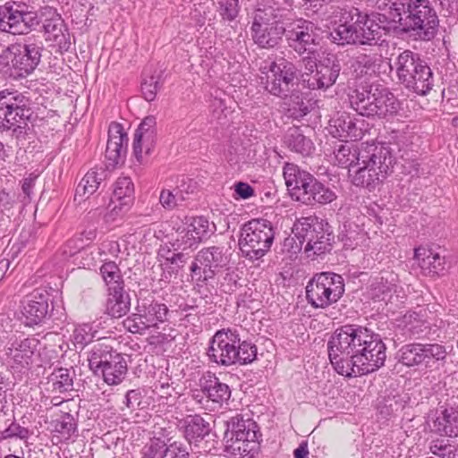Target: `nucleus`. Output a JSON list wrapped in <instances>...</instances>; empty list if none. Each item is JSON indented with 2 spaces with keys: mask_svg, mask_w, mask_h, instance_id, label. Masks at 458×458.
<instances>
[{
  "mask_svg": "<svg viewBox=\"0 0 458 458\" xmlns=\"http://www.w3.org/2000/svg\"><path fill=\"white\" fill-rule=\"evenodd\" d=\"M328 356L335 370L352 377L377 371L384 366L386 347L382 337L359 325L337 328L327 343Z\"/></svg>",
  "mask_w": 458,
  "mask_h": 458,
  "instance_id": "obj_1",
  "label": "nucleus"
},
{
  "mask_svg": "<svg viewBox=\"0 0 458 458\" xmlns=\"http://www.w3.org/2000/svg\"><path fill=\"white\" fill-rule=\"evenodd\" d=\"M352 107L366 117L389 120L395 116L401 103L390 89L379 83H364L349 94Z\"/></svg>",
  "mask_w": 458,
  "mask_h": 458,
  "instance_id": "obj_2",
  "label": "nucleus"
},
{
  "mask_svg": "<svg viewBox=\"0 0 458 458\" xmlns=\"http://www.w3.org/2000/svg\"><path fill=\"white\" fill-rule=\"evenodd\" d=\"M207 356L210 361L221 365L251 363L257 358V346L242 341L234 331L218 330L210 339Z\"/></svg>",
  "mask_w": 458,
  "mask_h": 458,
  "instance_id": "obj_3",
  "label": "nucleus"
},
{
  "mask_svg": "<svg viewBox=\"0 0 458 458\" xmlns=\"http://www.w3.org/2000/svg\"><path fill=\"white\" fill-rule=\"evenodd\" d=\"M394 6L402 13V31L412 32L424 41L431 40L437 32L439 20L428 0H397Z\"/></svg>",
  "mask_w": 458,
  "mask_h": 458,
  "instance_id": "obj_4",
  "label": "nucleus"
},
{
  "mask_svg": "<svg viewBox=\"0 0 458 458\" xmlns=\"http://www.w3.org/2000/svg\"><path fill=\"white\" fill-rule=\"evenodd\" d=\"M397 80L408 91L419 96H427L434 87L432 69L418 53L404 50L394 61Z\"/></svg>",
  "mask_w": 458,
  "mask_h": 458,
  "instance_id": "obj_5",
  "label": "nucleus"
},
{
  "mask_svg": "<svg viewBox=\"0 0 458 458\" xmlns=\"http://www.w3.org/2000/svg\"><path fill=\"white\" fill-rule=\"evenodd\" d=\"M225 431V452L232 458H253L259 450L257 423L250 419H245L242 414L237 413L230 417L226 421Z\"/></svg>",
  "mask_w": 458,
  "mask_h": 458,
  "instance_id": "obj_6",
  "label": "nucleus"
},
{
  "mask_svg": "<svg viewBox=\"0 0 458 458\" xmlns=\"http://www.w3.org/2000/svg\"><path fill=\"white\" fill-rule=\"evenodd\" d=\"M297 240L304 242L307 257L322 256L333 250L335 235L329 224L315 216L298 218L292 228Z\"/></svg>",
  "mask_w": 458,
  "mask_h": 458,
  "instance_id": "obj_7",
  "label": "nucleus"
},
{
  "mask_svg": "<svg viewBox=\"0 0 458 458\" xmlns=\"http://www.w3.org/2000/svg\"><path fill=\"white\" fill-rule=\"evenodd\" d=\"M275 231L270 221L253 219L241 228L239 247L242 255L250 260H258L271 248Z\"/></svg>",
  "mask_w": 458,
  "mask_h": 458,
  "instance_id": "obj_8",
  "label": "nucleus"
},
{
  "mask_svg": "<svg viewBox=\"0 0 458 458\" xmlns=\"http://www.w3.org/2000/svg\"><path fill=\"white\" fill-rule=\"evenodd\" d=\"M88 360L93 373L101 374L104 381L110 386L120 384L127 373V362L124 358L106 344H95Z\"/></svg>",
  "mask_w": 458,
  "mask_h": 458,
  "instance_id": "obj_9",
  "label": "nucleus"
},
{
  "mask_svg": "<svg viewBox=\"0 0 458 458\" xmlns=\"http://www.w3.org/2000/svg\"><path fill=\"white\" fill-rule=\"evenodd\" d=\"M344 293L343 277L331 272L316 275L306 286L308 302L317 309H325L335 303Z\"/></svg>",
  "mask_w": 458,
  "mask_h": 458,
  "instance_id": "obj_10",
  "label": "nucleus"
},
{
  "mask_svg": "<svg viewBox=\"0 0 458 458\" xmlns=\"http://www.w3.org/2000/svg\"><path fill=\"white\" fill-rule=\"evenodd\" d=\"M272 8H257L253 13L250 28L251 37L255 44L261 48H274L285 35L279 17Z\"/></svg>",
  "mask_w": 458,
  "mask_h": 458,
  "instance_id": "obj_11",
  "label": "nucleus"
},
{
  "mask_svg": "<svg viewBox=\"0 0 458 458\" xmlns=\"http://www.w3.org/2000/svg\"><path fill=\"white\" fill-rule=\"evenodd\" d=\"M42 47L34 42L10 45L1 58L6 60L10 76L25 78L36 69L41 59Z\"/></svg>",
  "mask_w": 458,
  "mask_h": 458,
  "instance_id": "obj_12",
  "label": "nucleus"
},
{
  "mask_svg": "<svg viewBox=\"0 0 458 458\" xmlns=\"http://www.w3.org/2000/svg\"><path fill=\"white\" fill-rule=\"evenodd\" d=\"M264 70L267 69L266 74V89L272 95L281 98L289 97L298 87L296 65L284 59L280 58L277 62H271L268 66H264Z\"/></svg>",
  "mask_w": 458,
  "mask_h": 458,
  "instance_id": "obj_13",
  "label": "nucleus"
},
{
  "mask_svg": "<svg viewBox=\"0 0 458 458\" xmlns=\"http://www.w3.org/2000/svg\"><path fill=\"white\" fill-rule=\"evenodd\" d=\"M285 39L298 55L316 53L320 43V28L314 22L295 19L285 24Z\"/></svg>",
  "mask_w": 458,
  "mask_h": 458,
  "instance_id": "obj_14",
  "label": "nucleus"
},
{
  "mask_svg": "<svg viewBox=\"0 0 458 458\" xmlns=\"http://www.w3.org/2000/svg\"><path fill=\"white\" fill-rule=\"evenodd\" d=\"M357 161L371 169L384 182L393 172L395 157L389 146L378 143L368 145L359 151Z\"/></svg>",
  "mask_w": 458,
  "mask_h": 458,
  "instance_id": "obj_15",
  "label": "nucleus"
},
{
  "mask_svg": "<svg viewBox=\"0 0 458 458\" xmlns=\"http://www.w3.org/2000/svg\"><path fill=\"white\" fill-rule=\"evenodd\" d=\"M369 295L373 301L385 305L403 302L404 292L399 284L398 275L394 271H382L372 280Z\"/></svg>",
  "mask_w": 458,
  "mask_h": 458,
  "instance_id": "obj_16",
  "label": "nucleus"
},
{
  "mask_svg": "<svg viewBox=\"0 0 458 458\" xmlns=\"http://www.w3.org/2000/svg\"><path fill=\"white\" fill-rule=\"evenodd\" d=\"M38 24V16L31 12L21 11L14 3L0 5V30L3 32L26 34Z\"/></svg>",
  "mask_w": 458,
  "mask_h": 458,
  "instance_id": "obj_17",
  "label": "nucleus"
},
{
  "mask_svg": "<svg viewBox=\"0 0 458 458\" xmlns=\"http://www.w3.org/2000/svg\"><path fill=\"white\" fill-rule=\"evenodd\" d=\"M342 66L334 55H328L318 63L311 77L303 76V85L310 89H327L334 85L339 77Z\"/></svg>",
  "mask_w": 458,
  "mask_h": 458,
  "instance_id": "obj_18",
  "label": "nucleus"
},
{
  "mask_svg": "<svg viewBox=\"0 0 458 458\" xmlns=\"http://www.w3.org/2000/svg\"><path fill=\"white\" fill-rule=\"evenodd\" d=\"M48 312V294L42 290H35L22 301V314L27 326L41 323Z\"/></svg>",
  "mask_w": 458,
  "mask_h": 458,
  "instance_id": "obj_19",
  "label": "nucleus"
},
{
  "mask_svg": "<svg viewBox=\"0 0 458 458\" xmlns=\"http://www.w3.org/2000/svg\"><path fill=\"white\" fill-rule=\"evenodd\" d=\"M283 174L291 197L301 202V198L306 195L315 177L292 163L284 165Z\"/></svg>",
  "mask_w": 458,
  "mask_h": 458,
  "instance_id": "obj_20",
  "label": "nucleus"
},
{
  "mask_svg": "<svg viewBox=\"0 0 458 458\" xmlns=\"http://www.w3.org/2000/svg\"><path fill=\"white\" fill-rule=\"evenodd\" d=\"M354 9L339 11L338 25L331 31L332 40L341 46L358 45V27L355 24ZM335 17H338L336 15Z\"/></svg>",
  "mask_w": 458,
  "mask_h": 458,
  "instance_id": "obj_21",
  "label": "nucleus"
},
{
  "mask_svg": "<svg viewBox=\"0 0 458 458\" xmlns=\"http://www.w3.org/2000/svg\"><path fill=\"white\" fill-rule=\"evenodd\" d=\"M128 147V135L122 124L112 123L108 130V140L106 148V157L110 165L123 162Z\"/></svg>",
  "mask_w": 458,
  "mask_h": 458,
  "instance_id": "obj_22",
  "label": "nucleus"
},
{
  "mask_svg": "<svg viewBox=\"0 0 458 458\" xmlns=\"http://www.w3.org/2000/svg\"><path fill=\"white\" fill-rule=\"evenodd\" d=\"M4 105H5L10 130L18 123L29 121L33 114L29 99L16 92L5 91Z\"/></svg>",
  "mask_w": 458,
  "mask_h": 458,
  "instance_id": "obj_23",
  "label": "nucleus"
},
{
  "mask_svg": "<svg viewBox=\"0 0 458 458\" xmlns=\"http://www.w3.org/2000/svg\"><path fill=\"white\" fill-rule=\"evenodd\" d=\"M414 259L426 276L442 275L449 267L445 256L424 247L414 250Z\"/></svg>",
  "mask_w": 458,
  "mask_h": 458,
  "instance_id": "obj_24",
  "label": "nucleus"
},
{
  "mask_svg": "<svg viewBox=\"0 0 458 458\" xmlns=\"http://www.w3.org/2000/svg\"><path fill=\"white\" fill-rule=\"evenodd\" d=\"M156 118L148 115L143 119L137 129L133 139V153L139 162L141 161L142 152L149 154L154 144Z\"/></svg>",
  "mask_w": 458,
  "mask_h": 458,
  "instance_id": "obj_25",
  "label": "nucleus"
},
{
  "mask_svg": "<svg viewBox=\"0 0 458 458\" xmlns=\"http://www.w3.org/2000/svg\"><path fill=\"white\" fill-rule=\"evenodd\" d=\"M46 40L59 48L60 52L68 51L71 47L70 35L64 26V21L58 13L44 21Z\"/></svg>",
  "mask_w": 458,
  "mask_h": 458,
  "instance_id": "obj_26",
  "label": "nucleus"
},
{
  "mask_svg": "<svg viewBox=\"0 0 458 458\" xmlns=\"http://www.w3.org/2000/svg\"><path fill=\"white\" fill-rule=\"evenodd\" d=\"M38 344L34 337L15 340L7 347L6 354L13 364L21 368H27L32 362V356Z\"/></svg>",
  "mask_w": 458,
  "mask_h": 458,
  "instance_id": "obj_27",
  "label": "nucleus"
},
{
  "mask_svg": "<svg viewBox=\"0 0 458 458\" xmlns=\"http://www.w3.org/2000/svg\"><path fill=\"white\" fill-rule=\"evenodd\" d=\"M328 132L342 141H354L360 136V130L357 128L353 119L347 114H337L330 119Z\"/></svg>",
  "mask_w": 458,
  "mask_h": 458,
  "instance_id": "obj_28",
  "label": "nucleus"
},
{
  "mask_svg": "<svg viewBox=\"0 0 458 458\" xmlns=\"http://www.w3.org/2000/svg\"><path fill=\"white\" fill-rule=\"evenodd\" d=\"M106 176L107 172L103 167H94L88 171L77 185L74 199L81 202L95 193L101 182L106 179Z\"/></svg>",
  "mask_w": 458,
  "mask_h": 458,
  "instance_id": "obj_29",
  "label": "nucleus"
},
{
  "mask_svg": "<svg viewBox=\"0 0 458 458\" xmlns=\"http://www.w3.org/2000/svg\"><path fill=\"white\" fill-rule=\"evenodd\" d=\"M348 178L351 183L356 187L363 188L369 191H374L383 181L371 169L363 164L356 162L355 165L348 170Z\"/></svg>",
  "mask_w": 458,
  "mask_h": 458,
  "instance_id": "obj_30",
  "label": "nucleus"
},
{
  "mask_svg": "<svg viewBox=\"0 0 458 458\" xmlns=\"http://www.w3.org/2000/svg\"><path fill=\"white\" fill-rule=\"evenodd\" d=\"M106 302V311L114 318L124 316L130 310L131 299L129 294L123 290V286L115 285L111 288Z\"/></svg>",
  "mask_w": 458,
  "mask_h": 458,
  "instance_id": "obj_31",
  "label": "nucleus"
},
{
  "mask_svg": "<svg viewBox=\"0 0 458 458\" xmlns=\"http://www.w3.org/2000/svg\"><path fill=\"white\" fill-rule=\"evenodd\" d=\"M436 431L441 436H458V404L444 408L434 421Z\"/></svg>",
  "mask_w": 458,
  "mask_h": 458,
  "instance_id": "obj_32",
  "label": "nucleus"
},
{
  "mask_svg": "<svg viewBox=\"0 0 458 458\" xmlns=\"http://www.w3.org/2000/svg\"><path fill=\"white\" fill-rule=\"evenodd\" d=\"M337 198L336 193L328 186H326L317 178H314L306 195L301 198V202L307 205L315 203L326 205L333 202Z\"/></svg>",
  "mask_w": 458,
  "mask_h": 458,
  "instance_id": "obj_33",
  "label": "nucleus"
},
{
  "mask_svg": "<svg viewBox=\"0 0 458 458\" xmlns=\"http://www.w3.org/2000/svg\"><path fill=\"white\" fill-rule=\"evenodd\" d=\"M422 369H437L445 363L447 351L439 344H421Z\"/></svg>",
  "mask_w": 458,
  "mask_h": 458,
  "instance_id": "obj_34",
  "label": "nucleus"
},
{
  "mask_svg": "<svg viewBox=\"0 0 458 458\" xmlns=\"http://www.w3.org/2000/svg\"><path fill=\"white\" fill-rule=\"evenodd\" d=\"M369 14L371 21L377 22L386 33L402 31V13L397 10V6H394V2L387 13L371 12Z\"/></svg>",
  "mask_w": 458,
  "mask_h": 458,
  "instance_id": "obj_35",
  "label": "nucleus"
},
{
  "mask_svg": "<svg viewBox=\"0 0 458 458\" xmlns=\"http://www.w3.org/2000/svg\"><path fill=\"white\" fill-rule=\"evenodd\" d=\"M137 310L142 316L144 323L147 324L148 328L157 327L158 323L164 322L168 312V309L165 304L155 301L144 302L137 307Z\"/></svg>",
  "mask_w": 458,
  "mask_h": 458,
  "instance_id": "obj_36",
  "label": "nucleus"
},
{
  "mask_svg": "<svg viewBox=\"0 0 458 458\" xmlns=\"http://www.w3.org/2000/svg\"><path fill=\"white\" fill-rule=\"evenodd\" d=\"M284 142L292 151L302 156H309L313 150V142L299 127H293L287 131Z\"/></svg>",
  "mask_w": 458,
  "mask_h": 458,
  "instance_id": "obj_37",
  "label": "nucleus"
},
{
  "mask_svg": "<svg viewBox=\"0 0 458 458\" xmlns=\"http://www.w3.org/2000/svg\"><path fill=\"white\" fill-rule=\"evenodd\" d=\"M224 257L222 250L218 247H210L202 250V273L204 280L212 278L216 270L222 267Z\"/></svg>",
  "mask_w": 458,
  "mask_h": 458,
  "instance_id": "obj_38",
  "label": "nucleus"
},
{
  "mask_svg": "<svg viewBox=\"0 0 458 458\" xmlns=\"http://www.w3.org/2000/svg\"><path fill=\"white\" fill-rule=\"evenodd\" d=\"M162 84V72L145 70L141 82L143 98L148 102L153 101L157 97V91L161 89Z\"/></svg>",
  "mask_w": 458,
  "mask_h": 458,
  "instance_id": "obj_39",
  "label": "nucleus"
},
{
  "mask_svg": "<svg viewBox=\"0 0 458 458\" xmlns=\"http://www.w3.org/2000/svg\"><path fill=\"white\" fill-rule=\"evenodd\" d=\"M134 185L130 177H119L114 185L112 196L113 202H119L120 206H127L133 199Z\"/></svg>",
  "mask_w": 458,
  "mask_h": 458,
  "instance_id": "obj_40",
  "label": "nucleus"
},
{
  "mask_svg": "<svg viewBox=\"0 0 458 458\" xmlns=\"http://www.w3.org/2000/svg\"><path fill=\"white\" fill-rule=\"evenodd\" d=\"M421 344L413 343L402 346L397 352L399 362L407 367H419L422 369Z\"/></svg>",
  "mask_w": 458,
  "mask_h": 458,
  "instance_id": "obj_41",
  "label": "nucleus"
},
{
  "mask_svg": "<svg viewBox=\"0 0 458 458\" xmlns=\"http://www.w3.org/2000/svg\"><path fill=\"white\" fill-rule=\"evenodd\" d=\"M219 451V439L216 434L211 430L209 421L202 418V452L206 454V457L209 454V458H222L218 454Z\"/></svg>",
  "mask_w": 458,
  "mask_h": 458,
  "instance_id": "obj_42",
  "label": "nucleus"
},
{
  "mask_svg": "<svg viewBox=\"0 0 458 458\" xmlns=\"http://www.w3.org/2000/svg\"><path fill=\"white\" fill-rule=\"evenodd\" d=\"M204 396L207 397L208 401L221 403L230 397L229 387L227 385L218 382V379L215 377L214 380L207 382L206 385L202 386V399Z\"/></svg>",
  "mask_w": 458,
  "mask_h": 458,
  "instance_id": "obj_43",
  "label": "nucleus"
},
{
  "mask_svg": "<svg viewBox=\"0 0 458 458\" xmlns=\"http://www.w3.org/2000/svg\"><path fill=\"white\" fill-rule=\"evenodd\" d=\"M52 430L59 434L60 437L68 440L75 433L77 425L72 415L64 413L51 421Z\"/></svg>",
  "mask_w": 458,
  "mask_h": 458,
  "instance_id": "obj_44",
  "label": "nucleus"
},
{
  "mask_svg": "<svg viewBox=\"0 0 458 458\" xmlns=\"http://www.w3.org/2000/svg\"><path fill=\"white\" fill-rule=\"evenodd\" d=\"M100 275L107 286V290L115 285L123 286V279L118 265L114 261L105 262L100 267Z\"/></svg>",
  "mask_w": 458,
  "mask_h": 458,
  "instance_id": "obj_45",
  "label": "nucleus"
},
{
  "mask_svg": "<svg viewBox=\"0 0 458 458\" xmlns=\"http://www.w3.org/2000/svg\"><path fill=\"white\" fill-rule=\"evenodd\" d=\"M184 437L192 446L199 447L200 441V416L189 415L183 420Z\"/></svg>",
  "mask_w": 458,
  "mask_h": 458,
  "instance_id": "obj_46",
  "label": "nucleus"
},
{
  "mask_svg": "<svg viewBox=\"0 0 458 458\" xmlns=\"http://www.w3.org/2000/svg\"><path fill=\"white\" fill-rule=\"evenodd\" d=\"M425 320L420 313L415 311L407 312L402 318L399 326L403 327L411 336L420 335L423 329Z\"/></svg>",
  "mask_w": 458,
  "mask_h": 458,
  "instance_id": "obj_47",
  "label": "nucleus"
},
{
  "mask_svg": "<svg viewBox=\"0 0 458 458\" xmlns=\"http://www.w3.org/2000/svg\"><path fill=\"white\" fill-rule=\"evenodd\" d=\"M54 390L64 393L71 390L73 386L72 376L68 369L59 368L52 373Z\"/></svg>",
  "mask_w": 458,
  "mask_h": 458,
  "instance_id": "obj_48",
  "label": "nucleus"
},
{
  "mask_svg": "<svg viewBox=\"0 0 458 458\" xmlns=\"http://www.w3.org/2000/svg\"><path fill=\"white\" fill-rule=\"evenodd\" d=\"M223 214L219 209H210L205 216H202V239L209 238L217 228L216 225L221 222Z\"/></svg>",
  "mask_w": 458,
  "mask_h": 458,
  "instance_id": "obj_49",
  "label": "nucleus"
},
{
  "mask_svg": "<svg viewBox=\"0 0 458 458\" xmlns=\"http://www.w3.org/2000/svg\"><path fill=\"white\" fill-rule=\"evenodd\" d=\"M217 12L225 21H232L239 14L238 0H212Z\"/></svg>",
  "mask_w": 458,
  "mask_h": 458,
  "instance_id": "obj_50",
  "label": "nucleus"
},
{
  "mask_svg": "<svg viewBox=\"0 0 458 458\" xmlns=\"http://www.w3.org/2000/svg\"><path fill=\"white\" fill-rule=\"evenodd\" d=\"M96 331L92 330V327L89 324H82L76 327L72 334V341L76 348H84L89 344L95 335Z\"/></svg>",
  "mask_w": 458,
  "mask_h": 458,
  "instance_id": "obj_51",
  "label": "nucleus"
},
{
  "mask_svg": "<svg viewBox=\"0 0 458 458\" xmlns=\"http://www.w3.org/2000/svg\"><path fill=\"white\" fill-rule=\"evenodd\" d=\"M167 446L161 439H153L142 447L140 451L141 458H164Z\"/></svg>",
  "mask_w": 458,
  "mask_h": 458,
  "instance_id": "obj_52",
  "label": "nucleus"
},
{
  "mask_svg": "<svg viewBox=\"0 0 458 458\" xmlns=\"http://www.w3.org/2000/svg\"><path fill=\"white\" fill-rule=\"evenodd\" d=\"M32 434L30 429L13 421L2 432V439L15 438L27 443Z\"/></svg>",
  "mask_w": 458,
  "mask_h": 458,
  "instance_id": "obj_53",
  "label": "nucleus"
},
{
  "mask_svg": "<svg viewBox=\"0 0 458 458\" xmlns=\"http://www.w3.org/2000/svg\"><path fill=\"white\" fill-rule=\"evenodd\" d=\"M358 153L356 150L353 152L348 146L341 145L335 152V158L337 165L342 167L350 168L355 165L354 161H357Z\"/></svg>",
  "mask_w": 458,
  "mask_h": 458,
  "instance_id": "obj_54",
  "label": "nucleus"
},
{
  "mask_svg": "<svg viewBox=\"0 0 458 458\" xmlns=\"http://www.w3.org/2000/svg\"><path fill=\"white\" fill-rule=\"evenodd\" d=\"M430 452L440 458H455L457 449L454 445L437 440L430 445Z\"/></svg>",
  "mask_w": 458,
  "mask_h": 458,
  "instance_id": "obj_55",
  "label": "nucleus"
},
{
  "mask_svg": "<svg viewBox=\"0 0 458 458\" xmlns=\"http://www.w3.org/2000/svg\"><path fill=\"white\" fill-rule=\"evenodd\" d=\"M355 24L358 27V45L376 46L375 36L377 33H374L375 30L371 29L370 25L367 22L365 25L359 23L358 16H355Z\"/></svg>",
  "mask_w": 458,
  "mask_h": 458,
  "instance_id": "obj_56",
  "label": "nucleus"
},
{
  "mask_svg": "<svg viewBox=\"0 0 458 458\" xmlns=\"http://www.w3.org/2000/svg\"><path fill=\"white\" fill-rule=\"evenodd\" d=\"M123 324L132 334H143L148 328L140 312L127 317Z\"/></svg>",
  "mask_w": 458,
  "mask_h": 458,
  "instance_id": "obj_57",
  "label": "nucleus"
},
{
  "mask_svg": "<svg viewBox=\"0 0 458 458\" xmlns=\"http://www.w3.org/2000/svg\"><path fill=\"white\" fill-rule=\"evenodd\" d=\"M184 199L183 196L177 190L174 193L170 190H163L159 196L160 204L165 209L171 210L177 207Z\"/></svg>",
  "mask_w": 458,
  "mask_h": 458,
  "instance_id": "obj_58",
  "label": "nucleus"
},
{
  "mask_svg": "<svg viewBox=\"0 0 458 458\" xmlns=\"http://www.w3.org/2000/svg\"><path fill=\"white\" fill-rule=\"evenodd\" d=\"M299 63L301 67V81L303 83V76L307 74V77H311L315 73L318 64L317 63L315 53L308 54V55L302 57Z\"/></svg>",
  "mask_w": 458,
  "mask_h": 458,
  "instance_id": "obj_59",
  "label": "nucleus"
},
{
  "mask_svg": "<svg viewBox=\"0 0 458 458\" xmlns=\"http://www.w3.org/2000/svg\"><path fill=\"white\" fill-rule=\"evenodd\" d=\"M354 13L356 14V16H358L359 23H363L365 25L367 22L369 23V25H370L371 29L375 30L374 33H377V35L375 36L376 46L381 45V31L383 30V29L379 27L377 22L371 21V16L369 13H362L359 9H354Z\"/></svg>",
  "mask_w": 458,
  "mask_h": 458,
  "instance_id": "obj_60",
  "label": "nucleus"
},
{
  "mask_svg": "<svg viewBox=\"0 0 458 458\" xmlns=\"http://www.w3.org/2000/svg\"><path fill=\"white\" fill-rule=\"evenodd\" d=\"M304 242L297 240L295 235L293 237H287L283 243L284 251H287L291 255L299 253L303 247Z\"/></svg>",
  "mask_w": 458,
  "mask_h": 458,
  "instance_id": "obj_61",
  "label": "nucleus"
},
{
  "mask_svg": "<svg viewBox=\"0 0 458 458\" xmlns=\"http://www.w3.org/2000/svg\"><path fill=\"white\" fill-rule=\"evenodd\" d=\"M165 452L164 458H190L189 453L176 442L168 445L167 449Z\"/></svg>",
  "mask_w": 458,
  "mask_h": 458,
  "instance_id": "obj_62",
  "label": "nucleus"
},
{
  "mask_svg": "<svg viewBox=\"0 0 458 458\" xmlns=\"http://www.w3.org/2000/svg\"><path fill=\"white\" fill-rule=\"evenodd\" d=\"M141 394L139 390H129L125 395V404L130 409H134L140 403Z\"/></svg>",
  "mask_w": 458,
  "mask_h": 458,
  "instance_id": "obj_63",
  "label": "nucleus"
},
{
  "mask_svg": "<svg viewBox=\"0 0 458 458\" xmlns=\"http://www.w3.org/2000/svg\"><path fill=\"white\" fill-rule=\"evenodd\" d=\"M13 136L18 140H25L26 136L28 135V131H30V127L28 125V121H24V123H18L13 128Z\"/></svg>",
  "mask_w": 458,
  "mask_h": 458,
  "instance_id": "obj_64",
  "label": "nucleus"
}]
</instances>
